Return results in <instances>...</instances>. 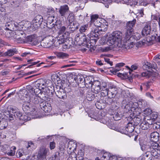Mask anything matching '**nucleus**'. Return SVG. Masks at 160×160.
<instances>
[{
  "mask_svg": "<svg viewBox=\"0 0 160 160\" xmlns=\"http://www.w3.org/2000/svg\"><path fill=\"white\" fill-rule=\"evenodd\" d=\"M108 38L107 43L110 46L116 44L117 46L121 45L122 41V33L119 31L113 32Z\"/></svg>",
  "mask_w": 160,
  "mask_h": 160,
  "instance_id": "1",
  "label": "nucleus"
},
{
  "mask_svg": "<svg viewBox=\"0 0 160 160\" xmlns=\"http://www.w3.org/2000/svg\"><path fill=\"white\" fill-rule=\"evenodd\" d=\"M26 96L25 97L26 98V100L27 102H31L36 105L40 104V102H43L44 100L50 101L51 99L47 97H43V98H41L40 96L34 95L33 94L31 95L26 94Z\"/></svg>",
  "mask_w": 160,
  "mask_h": 160,
  "instance_id": "2",
  "label": "nucleus"
},
{
  "mask_svg": "<svg viewBox=\"0 0 160 160\" xmlns=\"http://www.w3.org/2000/svg\"><path fill=\"white\" fill-rule=\"evenodd\" d=\"M22 109L27 114L32 116L36 114V109L34 106H32L29 102H24L22 105Z\"/></svg>",
  "mask_w": 160,
  "mask_h": 160,
  "instance_id": "3",
  "label": "nucleus"
},
{
  "mask_svg": "<svg viewBox=\"0 0 160 160\" xmlns=\"http://www.w3.org/2000/svg\"><path fill=\"white\" fill-rule=\"evenodd\" d=\"M136 21V19H134L132 21H130L127 22L125 28L126 29V38L127 39H129L130 38V36L133 34L134 31L133 28L135 25Z\"/></svg>",
  "mask_w": 160,
  "mask_h": 160,
  "instance_id": "4",
  "label": "nucleus"
},
{
  "mask_svg": "<svg viewBox=\"0 0 160 160\" xmlns=\"http://www.w3.org/2000/svg\"><path fill=\"white\" fill-rule=\"evenodd\" d=\"M53 27H54L55 29L57 28L59 30L58 32V35H61L63 34L65 35H67L68 36L69 35V32L67 29V24L64 25L62 23H59L58 24H55V25L49 28H51Z\"/></svg>",
  "mask_w": 160,
  "mask_h": 160,
  "instance_id": "5",
  "label": "nucleus"
},
{
  "mask_svg": "<svg viewBox=\"0 0 160 160\" xmlns=\"http://www.w3.org/2000/svg\"><path fill=\"white\" fill-rule=\"evenodd\" d=\"M134 115L132 113L130 114V115L127 118V121L130 122L134 126L136 127L138 126L141 123L142 118L140 116L137 117L134 116V118H132Z\"/></svg>",
  "mask_w": 160,
  "mask_h": 160,
  "instance_id": "6",
  "label": "nucleus"
},
{
  "mask_svg": "<svg viewBox=\"0 0 160 160\" xmlns=\"http://www.w3.org/2000/svg\"><path fill=\"white\" fill-rule=\"evenodd\" d=\"M60 86H56L55 94L59 98L65 99L67 98L66 92L64 91L63 88H60Z\"/></svg>",
  "mask_w": 160,
  "mask_h": 160,
  "instance_id": "7",
  "label": "nucleus"
},
{
  "mask_svg": "<svg viewBox=\"0 0 160 160\" xmlns=\"http://www.w3.org/2000/svg\"><path fill=\"white\" fill-rule=\"evenodd\" d=\"M58 12L60 15L62 17L67 16L70 12L68 6L67 4L60 6Z\"/></svg>",
  "mask_w": 160,
  "mask_h": 160,
  "instance_id": "8",
  "label": "nucleus"
},
{
  "mask_svg": "<svg viewBox=\"0 0 160 160\" xmlns=\"http://www.w3.org/2000/svg\"><path fill=\"white\" fill-rule=\"evenodd\" d=\"M13 34H14V38L17 40L18 43H22L25 42L24 40L21 37V36L23 35H25V34L23 30L15 31Z\"/></svg>",
  "mask_w": 160,
  "mask_h": 160,
  "instance_id": "9",
  "label": "nucleus"
},
{
  "mask_svg": "<svg viewBox=\"0 0 160 160\" xmlns=\"http://www.w3.org/2000/svg\"><path fill=\"white\" fill-rule=\"evenodd\" d=\"M48 101L44 100L43 102H40V103L39 106L40 108L46 113L50 112L52 109L51 105L46 102V101Z\"/></svg>",
  "mask_w": 160,
  "mask_h": 160,
  "instance_id": "10",
  "label": "nucleus"
},
{
  "mask_svg": "<svg viewBox=\"0 0 160 160\" xmlns=\"http://www.w3.org/2000/svg\"><path fill=\"white\" fill-rule=\"evenodd\" d=\"M49 151L48 148L42 147L40 148L37 155V158L38 159H44L46 158L48 153Z\"/></svg>",
  "mask_w": 160,
  "mask_h": 160,
  "instance_id": "11",
  "label": "nucleus"
},
{
  "mask_svg": "<svg viewBox=\"0 0 160 160\" xmlns=\"http://www.w3.org/2000/svg\"><path fill=\"white\" fill-rule=\"evenodd\" d=\"M79 26V23L76 22L69 23L68 25L67 24V29L69 32V34L76 31L78 29Z\"/></svg>",
  "mask_w": 160,
  "mask_h": 160,
  "instance_id": "12",
  "label": "nucleus"
},
{
  "mask_svg": "<svg viewBox=\"0 0 160 160\" xmlns=\"http://www.w3.org/2000/svg\"><path fill=\"white\" fill-rule=\"evenodd\" d=\"M91 87L92 92L94 93H98L101 89V82L98 81H94Z\"/></svg>",
  "mask_w": 160,
  "mask_h": 160,
  "instance_id": "13",
  "label": "nucleus"
},
{
  "mask_svg": "<svg viewBox=\"0 0 160 160\" xmlns=\"http://www.w3.org/2000/svg\"><path fill=\"white\" fill-rule=\"evenodd\" d=\"M90 23H93L94 25L97 27H100L102 25V22L98 20V19H100L99 18V15L98 14H93L91 16Z\"/></svg>",
  "mask_w": 160,
  "mask_h": 160,
  "instance_id": "14",
  "label": "nucleus"
},
{
  "mask_svg": "<svg viewBox=\"0 0 160 160\" xmlns=\"http://www.w3.org/2000/svg\"><path fill=\"white\" fill-rule=\"evenodd\" d=\"M151 31V23L147 22L142 31V35L143 36H145L150 35Z\"/></svg>",
  "mask_w": 160,
  "mask_h": 160,
  "instance_id": "15",
  "label": "nucleus"
},
{
  "mask_svg": "<svg viewBox=\"0 0 160 160\" xmlns=\"http://www.w3.org/2000/svg\"><path fill=\"white\" fill-rule=\"evenodd\" d=\"M56 89L54 88L53 87H46L44 90H43V92L47 96V97L49 98V96H52L54 94V92H55ZM45 97H46L45 96Z\"/></svg>",
  "mask_w": 160,
  "mask_h": 160,
  "instance_id": "16",
  "label": "nucleus"
},
{
  "mask_svg": "<svg viewBox=\"0 0 160 160\" xmlns=\"http://www.w3.org/2000/svg\"><path fill=\"white\" fill-rule=\"evenodd\" d=\"M36 86L41 88V90H44V88L47 86L46 80L41 78L37 80L35 82Z\"/></svg>",
  "mask_w": 160,
  "mask_h": 160,
  "instance_id": "17",
  "label": "nucleus"
},
{
  "mask_svg": "<svg viewBox=\"0 0 160 160\" xmlns=\"http://www.w3.org/2000/svg\"><path fill=\"white\" fill-rule=\"evenodd\" d=\"M93 79L91 77H86L84 78L83 85L87 88H90L93 84Z\"/></svg>",
  "mask_w": 160,
  "mask_h": 160,
  "instance_id": "18",
  "label": "nucleus"
},
{
  "mask_svg": "<svg viewBox=\"0 0 160 160\" xmlns=\"http://www.w3.org/2000/svg\"><path fill=\"white\" fill-rule=\"evenodd\" d=\"M27 88L29 89L30 92H32V94H35L34 95H37L38 96L39 94L42 95L43 93V90H41V88H36V89H34L31 86L29 85L27 86Z\"/></svg>",
  "mask_w": 160,
  "mask_h": 160,
  "instance_id": "19",
  "label": "nucleus"
},
{
  "mask_svg": "<svg viewBox=\"0 0 160 160\" xmlns=\"http://www.w3.org/2000/svg\"><path fill=\"white\" fill-rule=\"evenodd\" d=\"M135 128V127L134 126L133 124L131 123L130 122L128 121L126 127L125 129V132H123L126 134H128V133H131L132 132Z\"/></svg>",
  "mask_w": 160,
  "mask_h": 160,
  "instance_id": "20",
  "label": "nucleus"
},
{
  "mask_svg": "<svg viewBox=\"0 0 160 160\" xmlns=\"http://www.w3.org/2000/svg\"><path fill=\"white\" fill-rule=\"evenodd\" d=\"M131 106V111H132V114H137V112H138V113H140V112L138 111L139 110H140V109L138 107V103L137 102L133 103L132 102H130Z\"/></svg>",
  "mask_w": 160,
  "mask_h": 160,
  "instance_id": "21",
  "label": "nucleus"
},
{
  "mask_svg": "<svg viewBox=\"0 0 160 160\" xmlns=\"http://www.w3.org/2000/svg\"><path fill=\"white\" fill-rule=\"evenodd\" d=\"M17 50L16 48L10 49L8 50L7 51L3 54H2V56L11 57L15 53H17Z\"/></svg>",
  "mask_w": 160,
  "mask_h": 160,
  "instance_id": "22",
  "label": "nucleus"
},
{
  "mask_svg": "<svg viewBox=\"0 0 160 160\" xmlns=\"http://www.w3.org/2000/svg\"><path fill=\"white\" fill-rule=\"evenodd\" d=\"M1 149L5 154H7L9 156H12L13 154V152H9L10 147L8 145L5 144L2 145L0 147Z\"/></svg>",
  "mask_w": 160,
  "mask_h": 160,
  "instance_id": "23",
  "label": "nucleus"
},
{
  "mask_svg": "<svg viewBox=\"0 0 160 160\" xmlns=\"http://www.w3.org/2000/svg\"><path fill=\"white\" fill-rule=\"evenodd\" d=\"M52 38V36H50L49 37L46 38L44 40L43 46L47 48L51 47L52 43V41L53 39Z\"/></svg>",
  "mask_w": 160,
  "mask_h": 160,
  "instance_id": "24",
  "label": "nucleus"
},
{
  "mask_svg": "<svg viewBox=\"0 0 160 160\" xmlns=\"http://www.w3.org/2000/svg\"><path fill=\"white\" fill-rule=\"evenodd\" d=\"M4 29L7 30L14 31L15 22L12 21L7 22L5 24Z\"/></svg>",
  "mask_w": 160,
  "mask_h": 160,
  "instance_id": "25",
  "label": "nucleus"
},
{
  "mask_svg": "<svg viewBox=\"0 0 160 160\" xmlns=\"http://www.w3.org/2000/svg\"><path fill=\"white\" fill-rule=\"evenodd\" d=\"M36 34H33L28 36L25 38V40L27 42H32L33 45H36L37 42L36 41L37 39L36 38Z\"/></svg>",
  "mask_w": 160,
  "mask_h": 160,
  "instance_id": "26",
  "label": "nucleus"
},
{
  "mask_svg": "<svg viewBox=\"0 0 160 160\" xmlns=\"http://www.w3.org/2000/svg\"><path fill=\"white\" fill-rule=\"evenodd\" d=\"M108 113L110 115L113 116V118L115 121H118L120 119V115L118 112L113 111V110L111 109L109 111Z\"/></svg>",
  "mask_w": 160,
  "mask_h": 160,
  "instance_id": "27",
  "label": "nucleus"
},
{
  "mask_svg": "<svg viewBox=\"0 0 160 160\" xmlns=\"http://www.w3.org/2000/svg\"><path fill=\"white\" fill-rule=\"evenodd\" d=\"M160 150H153L152 151V153L151 154V157L150 158H149L148 159L149 160H152L153 158H154L157 159H159L160 158V153L158 152L160 151Z\"/></svg>",
  "mask_w": 160,
  "mask_h": 160,
  "instance_id": "28",
  "label": "nucleus"
},
{
  "mask_svg": "<svg viewBox=\"0 0 160 160\" xmlns=\"http://www.w3.org/2000/svg\"><path fill=\"white\" fill-rule=\"evenodd\" d=\"M151 140L152 142H157L158 141L159 138V133L157 132H154L151 133Z\"/></svg>",
  "mask_w": 160,
  "mask_h": 160,
  "instance_id": "29",
  "label": "nucleus"
},
{
  "mask_svg": "<svg viewBox=\"0 0 160 160\" xmlns=\"http://www.w3.org/2000/svg\"><path fill=\"white\" fill-rule=\"evenodd\" d=\"M100 31H102V29H94L93 31H92L91 32L90 36L92 38H98V39L99 38V36L100 34L99 32Z\"/></svg>",
  "mask_w": 160,
  "mask_h": 160,
  "instance_id": "30",
  "label": "nucleus"
},
{
  "mask_svg": "<svg viewBox=\"0 0 160 160\" xmlns=\"http://www.w3.org/2000/svg\"><path fill=\"white\" fill-rule=\"evenodd\" d=\"M84 78L81 74H78L75 75L74 77V80L79 84L83 85Z\"/></svg>",
  "mask_w": 160,
  "mask_h": 160,
  "instance_id": "31",
  "label": "nucleus"
},
{
  "mask_svg": "<svg viewBox=\"0 0 160 160\" xmlns=\"http://www.w3.org/2000/svg\"><path fill=\"white\" fill-rule=\"evenodd\" d=\"M65 35L62 34L61 35H58V37L57 38L58 41L56 42L57 44L59 45L63 44L65 42L66 39H67V36H65Z\"/></svg>",
  "mask_w": 160,
  "mask_h": 160,
  "instance_id": "32",
  "label": "nucleus"
},
{
  "mask_svg": "<svg viewBox=\"0 0 160 160\" xmlns=\"http://www.w3.org/2000/svg\"><path fill=\"white\" fill-rule=\"evenodd\" d=\"M8 125L7 120L2 118L0 121V129L3 130L6 128Z\"/></svg>",
  "mask_w": 160,
  "mask_h": 160,
  "instance_id": "33",
  "label": "nucleus"
},
{
  "mask_svg": "<svg viewBox=\"0 0 160 160\" xmlns=\"http://www.w3.org/2000/svg\"><path fill=\"white\" fill-rule=\"evenodd\" d=\"M41 24V23L33 22V21H32V24L30 26V31H35L40 27Z\"/></svg>",
  "mask_w": 160,
  "mask_h": 160,
  "instance_id": "34",
  "label": "nucleus"
},
{
  "mask_svg": "<svg viewBox=\"0 0 160 160\" xmlns=\"http://www.w3.org/2000/svg\"><path fill=\"white\" fill-rule=\"evenodd\" d=\"M153 150V149H152L151 147L148 148L147 151L143 155V156L145 159H148L149 158L151 157V154Z\"/></svg>",
  "mask_w": 160,
  "mask_h": 160,
  "instance_id": "35",
  "label": "nucleus"
},
{
  "mask_svg": "<svg viewBox=\"0 0 160 160\" xmlns=\"http://www.w3.org/2000/svg\"><path fill=\"white\" fill-rule=\"evenodd\" d=\"M62 88H64L63 90L66 92V93H68L71 92L72 89L69 84H68L65 82H62Z\"/></svg>",
  "mask_w": 160,
  "mask_h": 160,
  "instance_id": "36",
  "label": "nucleus"
},
{
  "mask_svg": "<svg viewBox=\"0 0 160 160\" xmlns=\"http://www.w3.org/2000/svg\"><path fill=\"white\" fill-rule=\"evenodd\" d=\"M84 35H83L82 36V37L81 38V41H83V42L82 43V44L83 45H86V47H87L88 48H89V46H90L91 45H92L90 44V45H89L88 44V42H89V39H88L86 37V36L85 34H84Z\"/></svg>",
  "mask_w": 160,
  "mask_h": 160,
  "instance_id": "37",
  "label": "nucleus"
},
{
  "mask_svg": "<svg viewBox=\"0 0 160 160\" xmlns=\"http://www.w3.org/2000/svg\"><path fill=\"white\" fill-rule=\"evenodd\" d=\"M140 145L141 150L145 153L147 151L148 148L150 147L149 145V142H145V143H140Z\"/></svg>",
  "mask_w": 160,
  "mask_h": 160,
  "instance_id": "38",
  "label": "nucleus"
},
{
  "mask_svg": "<svg viewBox=\"0 0 160 160\" xmlns=\"http://www.w3.org/2000/svg\"><path fill=\"white\" fill-rule=\"evenodd\" d=\"M110 91L109 90L108 98L110 99L114 98L117 93V91L114 88L113 89V87L111 88Z\"/></svg>",
  "mask_w": 160,
  "mask_h": 160,
  "instance_id": "39",
  "label": "nucleus"
},
{
  "mask_svg": "<svg viewBox=\"0 0 160 160\" xmlns=\"http://www.w3.org/2000/svg\"><path fill=\"white\" fill-rule=\"evenodd\" d=\"M149 145L152 149H153L154 150H160L159 148L160 146L157 143V142H152V143L149 142Z\"/></svg>",
  "mask_w": 160,
  "mask_h": 160,
  "instance_id": "40",
  "label": "nucleus"
},
{
  "mask_svg": "<svg viewBox=\"0 0 160 160\" xmlns=\"http://www.w3.org/2000/svg\"><path fill=\"white\" fill-rule=\"evenodd\" d=\"M23 26L24 25L22 24V22H19L18 23L17 22H15V27L14 28V31L23 30Z\"/></svg>",
  "mask_w": 160,
  "mask_h": 160,
  "instance_id": "41",
  "label": "nucleus"
},
{
  "mask_svg": "<svg viewBox=\"0 0 160 160\" xmlns=\"http://www.w3.org/2000/svg\"><path fill=\"white\" fill-rule=\"evenodd\" d=\"M72 43V42L68 39H66L65 42L63 44L62 47L64 49H68L70 48V46H71V43Z\"/></svg>",
  "mask_w": 160,
  "mask_h": 160,
  "instance_id": "42",
  "label": "nucleus"
},
{
  "mask_svg": "<svg viewBox=\"0 0 160 160\" xmlns=\"http://www.w3.org/2000/svg\"><path fill=\"white\" fill-rule=\"evenodd\" d=\"M65 152V151L63 150L59 151L56 152L54 155V157L56 160H58L59 158L63 156Z\"/></svg>",
  "mask_w": 160,
  "mask_h": 160,
  "instance_id": "43",
  "label": "nucleus"
},
{
  "mask_svg": "<svg viewBox=\"0 0 160 160\" xmlns=\"http://www.w3.org/2000/svg\"><path fill=\"white\" fill-rule=\"evenodd\" d=\"M43 20L42 17L41 15H38L35 17L32 21H33V22H35L42 23Z\"/></svg>",
  "mask_w": 160,
  "mask_h": 160,
  "instance_id": "44",
  "label": "nucleus"
},
{
  "mask_svg": "<svg viewBox=\"0 0 160 160\" xmlns=\"http://www.w3.org/2000/svg\"><path fill=\"white\" fill-rule=\"evenodd\" d=\"M146 40H144V42H142V44H143L144 43H145V41H146L147 42H150L156 40V38L155 36L151 35V36H148L146 38Z\"/></svg>",
  "mask_w": 160,
  "mask_h": 160,
  "instance_id": "45",
  "label": "nucleus"
},
{
  "mask_svg": "<svg viewBox=\"0 0 160 160\" xmlns=\"http://www.w3.org/2000/svg\"><path fill=\"white\" fill-rule=\"evenodd\" d=\"M131 105L130 102H129L127 104L125 107L124 109V112L126 113H131V114L132 113V111H131L132 109H131Z\"/></svg>",
  "mask_w": 160,
  "mask_h": 160,
  "instance_id": "46",
  "label": "nucleus"
},
{
  "mask_svg": "<svg viewBox=\"0 0 160 160\" xmlns=\"http://www.w3.org/2000/svg\"><path fill=\"white\" fill-rule=\"evenodd\" d=\"M20 4V2L18 0H13L11 2V7L13 8L18 7Z\"/></svg>",
  "mask_w": 160,
  "mask_h": 160,
  "instance_id": "47",
  "label": "nucleus"
},
{
  "mask_svg": "<svg viewBox=\"0 0 160 160\" xmlns=\"http://www.w3.org/2000/svg\"><path fill=\"white\" fill-rule=\"evenodd\" d=\"M88 28V25H87L81 26L79 29V31L80 32V33H78L77 35H80V34L81 35H84L83 32H85L87 29Z\"/></svg>",
  "mask_w": 160,
  "mask_h": 160,
  "instance_id": "48",
  "label": "nucleus"
},
{
  "mask_svg": "<svg viewBox=\"0 0 160 160\" xmlns=\"http://www.w3.org/2000/svg\"><path fill=\"white\" fill-rule=\"evenodd\" d=\"M19 119L20 120L27 122L30 120L31 118L28 116V114H26V115L22 114Z\"/></svg>",
  "mask_w": 160,
  "mask_h": 160,
  "instance_id": "49",
  "label": "nucleus"
},
{
  "mask_svg": "<svg viewBox=\"0 0 160 160\" xmlns=\"http://www.w3.org/2000/svg\"><path fill=\"white\" fill-rule=\"evenodd\" d=\"M139 127L142 129L144 130H147L149 128V124L148 123H141Z\"/></svg>",
  "mask_w": 160,
  "mask_h": 160,
  "instance_id": "50",
  "label": "nucleus"
},
{
  "mask_svg": "<svg viewBox=\"0 0 160 160\" xmlns=\"http://www.w3.org/2000/svg\"><path fill=\"white\" fill-rule=\"evenodd\" d=\"M108 92L109 89L108 88L103 89L102 88L100 94L102 97H105L107 96H108Z\"/></svg>",
  "mask_w": 160,
  "mask_h": 160,
  "instance_id": "51",
  "label": "nucleus"
},
{
  "mask_svg": "<svg viewBox=\"0 0 160 160\" xmlns=\"http://www.w3.org/2000/svg\"><path fill=\"white\" fill-rule=\"evenodd\" d=\"M94 94L91 92H88L86 95V98L88 101H91L94 100Z\"/></svg>",
  "mask_w": 160,
  "mask_h": 160,
  "instance_id": "52",
  "label": "nucleus"
},
{
  "mask_svg": "<svg viewBox=\"0 0 160 160\" xmlns=\"http://www.w3.org/2000/svg\"><path fill=\"white\" fill-rule=\"evenodd\" d=\"M74 16L72 13H70L68 15V19L69 23L76 22L74 20Z\"/></svg>",
  "mask_w": 160,
  "mask_h": 160,
  "instance_id": "53",
  "label": "nucleus"
},
{
  "mask_svg": "<svg viewBox=\"0 0 160 160\" xmlns=\"http://www.w3.org/2000/svg\"><path fill=\"white\" fill-rule=\"evenodd\" d=\"M101 95L98 93H95L94 94V100L96 102L100 101L101 100Z\"/></svg>",
  "mask_w": 160,
  "mask_h": 160,
  "instance_id": "54",
  "label": "nucleus"
},
{
  "mask_svg": "<svg viewBox=\"0 0 160 160\" xmlns=\"http://www.w3.org/2000/svg\"><path fill=\"white\" fill-rule=\"evenodd\" d=\"M152 64L148 62L146 63L142 66V68L144 70H147V69H152Z\"/></svg>",
  "mask_w": 160,
  "mask_h": 160,
  "instance_id": "55",
  "label": "nucleus"
},
{
  "mask_svg": "<svg viewBox=\"0 0 160 160\" xmlns=\"http://www.w3.org/2000/svg\"><path fill=\"white\" fill-rule=\"evenodd\" d=\"M143 113L144 116H148L152 113V110L150 108H147L143 110Z\"/></svg>",
  "mask_w": 160,
  "mask_h": 160,
  "instance_id": "56",
  "label": "nucleus"
},
{
  "mask_svg": "<svg viewBox=\"0 0 160 160\" xmlns=\"http://www.w3.org/2000/svg\"><path fill=\"white\" fill-rule=\"evenodd\" d=\"M95 105L96 108L99 109H102L104 108L103 103H101L100 101L96 102Z\"/></svg>",
  "mask_w": 160,
  "mask_h": 160,
  "instance_id": "57",
  "label": "nucleus"
},
{
  "mask_svg": "<svg viewBox=\"0 0 160 160\" xmlns=\"http://www.w3.org/2000/svg\"><path fill=\"white\" fill-rule=\"evenodd\" d=\"M65 148V146L63 143L61 142L59 144V145L58 146L59 151L63 150L66 151Z\"/></svg>",
  "mask_w": 160,
  "mask_h": 160,
  "instance_id": "58",
  "label": "nucleus"
},
{
  "mask_svg": "<svg viewBox=\"0 0 160 160\" xmlns=\"http://www.w3.org/2000/svg\"><path fill=\"white\" fill-rule=\"evenodd\" d=\"M68 56V54L63 52H60L58 53L57 55V56L58 57L62 58H64Z\"/></svg>",
  "mask_w": 160,
  "mask_h": 160,
  "instance_id": "59",
  "label": "nucleus"
},
{
  "mask_svg": "<svg viewBox=\"0 0 160 160\" xmlns=\"http://www.w3.org/2000/svg\"><path fill=\"white\" fill-rule=\"evenodd\" d=\"M56 147V143L54 142H50L49 144L50 148L51 150L54 149Z\"/></svg>",
  "mask_w": 160,
  "mask_h": 160,
  "instance_id": "60",
  "label": "nucleus"
},
{
  "mask_svg": "<svg viewBox=\"0 0 160 160\" xmlns=\"http://www.w3.org/2000/svg\"><path fill=\"white\" fill-rule=\"evenodd\" d=\"M22 113L21 112L19 111H17L16 113L14 114L13 116L16 118H18L19 119L21 115H22Z\"/></svg>",
  "mask_w": 160,
  "mask_h": 160,
  "instance_id": "61",
  "label": "nucleus"
},
{
  "mask_svg": "<svg viewBox=\"0 0 160 160\" xmlns=\"http://www.w3.org/2000/svg\"><path fill=\"white\" fill-rule=\"evenodd\" d=\"M52 78L54 79V81H55V80L57 81L60 80V78L59 76L56 74L53 75L52 76Z\"/></svg>",
  "mask_w": 160,
  "mask_h": 160,
  "instance_id": "62",
  "label": "nucleus"
},
{
  "mask_svg": "<svg viewBox=\"0 0 160 160\" xmlns=\"http://www.w3.org/2000/svg\"><path fill=\"white\" fill-rule=\"evenodd\" d=\"M92 38L91 37L90 38V40H89V41L90 42H89V44L90 43H92L93 44H95L97 42L98 40V38Z\"/></svg>",
  "mask_w": 160,
  "mask_h": 160,
  "instance_id": "63",
  "label": "nucleus"
},
{
  "mask_svg": "<svg viewBox=\"0 0 160 160\" xmlns=\"http://www.w3.org/2000/svg\"><path fill=\"white\" fill-rule=\"evenodd\" d=\"M10 112H12V113H13L14 114H15L17 112V108L14 107L12 106L10 107Z\"/></svg>",
  "mask_w": 160,
  "mask_h": 160,
  "instance_id": "64",
  "label": "nucleus"
}]
</instances>
